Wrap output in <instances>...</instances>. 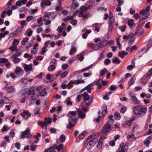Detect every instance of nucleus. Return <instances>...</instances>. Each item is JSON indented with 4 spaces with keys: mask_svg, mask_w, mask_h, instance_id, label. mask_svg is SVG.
Listing matches in <instances>:
<instances>
[{
    "mask_svg": "<svg viewBox=\"0 0 152 152\" xmlns=\"http://www.w3.org/2000/svg\"><path fill=\"white\" fill-rule=\"evenodd\" d=\"M45 88L43 89L40 92V96H44L47 94V92Z\"/></svg>",
    "mask_w": 152,
    "mask_h": 152,
    "instance_id": "e433bc0d",
    "label": "nucleus"
},
{
    "mask_svg": "<svg viewBox=\"0 0 152 152\" xmlns=\"http://www.w3.org/2000/svg\"><path fill=\"white\" fill-rule=\"evenodd\" d=\"M20 114L23 117H24L26 116V117L24 118L26 120H27L31 115V114L28 112V111H25V110H24L23 112L21 113Z\"/></svg>",
    "mask_w": 152,
    "mask_h": 152,
    "instance_id": "1a4fd4ad",
    "label": "nucleus"
},
{
    "mask_svg": "<svg viewBox=\"0 0 152 152\" xmlns=\"http://www.w3.org/2000/svg\"><path fill=\"white\" fill-rule=\"evenodd\" d=\"M19 41L16 39H14L12 43V44L17 46L19 43Z\"/></svg>",
    "mask_w": 152,
    "mask_h": 152,
    "instance_id": "0e129e2a",
    "label": "nucleus"
},
{
    "mask_svg": "<svg viewBox=\"0 0 152 152\" xmlns=\"http://www.w3.org/2000/svg\"><path fill=\"white\" fill-rule=\"evenodd\" d=\"M82 96L83 97V100L84 101L83 105L85 104L86 107L88 106L92 103V99L90 98V96L87 92H84L82 94Z\"/></svg>",
    "mask_w": 152,
    "mask_h": 152,
    "instance_id": "20e7f679",
    "label": "nucleus"
},
{
    "mask_svg": "<svg viewBox=\"0 0 152 152\" xmlns=\"http://www.w3.org/2000/svg\"><path fill=\"white\" fill-rule=\"evenodd\" d=\"M124 143L121 142L120 144V148L116 152H125V151L128 148V147L127 146L126 148H125V147H124Z\"/></svg>",
    "mask_w": 152,
    "mask_h": 152,
    "instance_id": "4468645a",
    "label": "nucleus"
},
{
    "mask_svg": "<svg viewBox=\"0 0 152 152\" xmlns=\"http://www.w3.org/2000/svg\"><path fill=\"white\" fill-rule=\"evenodd\" d=\"M108 72V70L106 68H104L103 69H101L100 71V76H104L105 74Z\"/></svg>",
    "mask_w": 152,
    "mask_h": 152,
    "instance_id": "412c9836",
    "label": "nucleus"
},
{
    "mask_svg": "<svg viewBox=\"0 0 152 152\" xmlns=\"http://www.w3.org/2000/svg\"><path fill=\"white\" fill-rule=\"evenodd\" d=\"M75 44L73 43L71 46V49L70 50L69 53L71 55H73L74 52L76 51V49L75 47Z\"/></svg>",
    "mask_w": 152,
    "mask_h": 152,
    "instance_id": "a211bd4d",
    "label": "nucleus"
},
{
    "mask_svg": "<svg viewBox=\"0 0 152 152\" xmlns=\"http://www.w3.org/2000/svg\"><path fill=\"white\" fill-rule=\"evenodd\" d=\"M68 74V72L67 71H65L61 75V77L62 78H64L67 76Z\"/></svg>",
    "mask_w": 152,
    "mask_h": 152,
    "instance_id": "6e6d98bb",
    "label": "nucleus"
},
{
    "mask_svg": "<svg viewBox=\"0 0 152 152\" xmlns=\"http://www.w3.org/2000/svg\"><path fill=\"white\" fill-rule=\"evenodd\" d=\"M77 58L80 61H82L84 58V57L82 54H79L77 56Z\"/></svg>",
    "mask_w": 152,
    "mask_h": 152,
    "instance_id": "864d4df0",
    "label": "nucleus"
},
{
    "mask_svg": "<svg viewBox=\"0 0 152 152\" xmlns=\"http://www.w3.org/2000/svg\"><path fill=\"white\" fill-rule=\"evenodd\" d=\"M126 110V107L125 106H123L121 108L120 111L122 113H124L125 112Z\"/></svg>",
    "mask_w": 152,
    "mask_h": 152,
    "instance_id": "09e8293b",
    "label": "nucleus"
},
{
    "mask_svg": "<svg viewBox=\"0 0 152 152\" xmlns=\"http://www.w3.org/2000/svg\"><path fill=\"white\" fill-rule=\"evenodd\" d=\"M133 35L132 34H130L127 36H126V35H124L123 36V39H128L130 37H132Z\"/></svg>",
    "mask_w": 152,
    "mask_h": 152,
    "instance_id": "338daca9",
    "label": "nucleus"
},
{
    "mask_svg": "<svg viewBox=\"0 0 152 152\" xmlns=\"http://www.w3.org/2000/svg\"><path fill=\"white\" fill-rule=\"evenodd\" d=\"M148 12L144 10H142L140 11V15H142L144 16H145L147 15H148V16L149 15V14L148 13Z\"/></svg>",
    "mask_w": 152,
    "mask_h": 152,
    "instance_id": "7c9ffc66",
    "label": "nucleus"
},
{
    "mask_svg": "<svg viewBox=\"0 0 152 152\" xmlns=\"http://www.w3.org/2000/svg\"><path fill=\"white\" fill-rule=\"evenodd\" d=\"M53 77H54V75H53L51 76V75L49 74H47L46 75V78L48 80H50L51 79L53 80H54L55 78L53 79Z\"/></svg>",
    "mask_w": 152,
    "mask_h": 152,
    "instance_id": "49530a36",
    "label": "nucleus"
},
{
    "mask_svg": "<svg viewBox=\"0 0 152 152\" xmlns=\"http://www.w3.org/2000/svg\"><path fill=\"white\" fill-rule=\"evenodd\" d=\"M14 71L16 74L18 76H21L23 72V70L18 67L16 68Z\"/></svg>",
    "mask_w": 152,
    "mask_h": 152,
    "instance_id": "9d476101",
    "label": "nucleus"
},
{
    "mask_svg": "<svg viewBox=\"0 0 152 152\" xmlns=\"http://www.w3.org/2000/svg\"><path fill=\"white\" fill-rule=\"evenodd\" d=\"M137 47L135 45H134L132 46L126 48V50L129 52H130L133 50H136Z\"/></svg>",
    "mask_w": 152,
    "mask_h": 152,
    "instance_id": "b1692460",
    "label": "nucleus"
},
{
    "mask_svg": "<svg viewBox=\"0 0 152 152\" xmlns=\"http://www.w3.org/2000/svg\"><path fill=\"white\" fill-rule=\"evenodd\" d=\"M92 7V5L91 4L90 1L85 5L84 6L81 7V9L83 10H86L91 8Z\"/></svg>",
    "mask_w": 152,
    "mask_h": 152,
    "instance_id": "dca6fc26",
    "label": "nucleus"
},
{
    "mask_svg": "<svg viewBox=\"0 0 152 152\" xmlns=\"http://www.w3.org/2000/svg\"><path fill=\"white\" fill-rule=\"evenodd\" d=\"M87 15L86 10L84 9H81L80 7L79 16L80 17H82L83 19H85L86 18Z\"/></svg>",
    "mask_w": 152,
    "mask_h": 152,
    "instance_id": "9b49d317",
    "label": "nucleus"
},
{
    "mask_svg": "<svg viewBox=\"0 0 152 152\" xmlns=\"http://www.w3.org/2000/svg\"><path fill=\"white\" fill-rule=\"evenodd\" d=\"M65 139V136L64 135L62 134L60 137V140L62 142H64Z\"/></svg>",
    "mask_w": 152,
    "mask_h": 152,
    "instance_id": "de8ad7c7",
    "label": "nucleus"
},
{
    "mask_svg": "<svg viewBox=\"0 0 152 152\" xmlns=\"http://www.w3.org/2000/svg\"><path fill=\"white\" fill-rule=\"evenodd\" d=\"M120 115V113L118 112H116L115 113L114 116L115 120H118L120 119L121 117Z\"/></svg>",
    "mask_w": 152,
    "mask_h": 152,
    "instance_id": "a878e982",
    "label": "nucleus"
},
{
    "mask_svg": "<svg viewBox=\"0 0 152 152\" xmlns=\"http://www.w3.org/2000/svg\"><path fill=\"white\" fill-rule=\"evenodd\" d=\"M151 138H148V137L146 138L145 140L144 141V144L146 145L147 147H148L149 146V144L150 143L149 139Z\"/></svg>",
    "mask_w": 152,
    "mask_h": 152,
    "instance_id": "4c0bfd02",
    "label": "nucleus"
},
{
    "mask_svg": "<svg viewBox=\"0 0 152 152\" xmlns=\"http://www.w3.org/2000/svg\"><path fill=\"white\" fill-rule=\"evenodd\" d=\"M7 92L9 93H12L14 92L15 89L13 86L9 87L7 90Z\"/></svg>",
    "mask_w": 152,
    "mask_h": 152,
    "instance_id": "4be33fe9",
    "label": "nucleus"
},
{
    "mask_svg": "<svg viewBox=\"0 0 152 152\" xmlns=\"http://www.w3.org/2000/svg\"><path fill=\"white\" fill-rule=\"evenodd\" d=\"M53 147L55 148V149H56L58 151H60L63 148V144H61L58 146H56V145H55L53 146Z\"/></svg>",
    "mask_w": 152,
    "mask_h": 152,
    "instance_id": "c756f323",
    "label": "nucleus"
},
{
    "mask_svg": "<svg viewBox=\"0 0 152 152\" xmlns=\"http://www.w3.org/2000/svg\"><path fill=\"white\" fill-rule=\"evenodd\" d=\"M103 107L104 109L103 110H102V115L104 116L107 113V107L105 105H104L103 106Z\"/></svg>",
    "mask_w": 152,
    "mask_h": 152,
    "instance_id": "c85d7f7f",
    "label": "nucleus"
},
{
    "mask_svg": "<svg viewBox=\"0 0 152 152\" xmlns=\"http://www.w3.org/2000/svg\"><path fill=\"white\" fill-rule=\"evenodd\" d=\"M27 1H18L16 2V5L19 6H21L22 5L25 4L26 3Z\"/></svg>",
    "mask_w": 152,
    "mask_h": 152,
    "instance_id": "aec40b11",
    "label": "nucleus"
},
{
    "mask_svg": "<svg viewBox=\"0 0 152 152\" xmlns=\"http://www.w3.org/2000/svg\"><path fill=\"white\" fill-rule=\"evenodd\" d=\"M44 152H56L53 146L50 147L49 148L46 149Z\"/></svg>",
    "mask_w": 152,
    "mask_h": 152,
    "instance_id": "5701e85b",
    "label": "nucleus"
},
{
    "mask_svg": "<svg viewBox=\"0 0 152 152\" xmlns=\"http://www.w3.org/2000/svg\"><path fill=\"white\" fill-rule=\"evenodd\" d=\"M42 19V17H40L39 18L37 19V23L39 24H40V25H39L40 26H42L43 23L42 22H41Z\"/></svg>",
    "mask_w": 152,
    "mask_h": 152,
    "instance_id": "bf43d9fd",
    "label": "nucleus"
},
{
    "mask_svg": "<svg viewBox=\"0 0 152 152\" xmlns=\"http://www.w3.org/2000/svg\"><path fill=\"white\" fill-rule=\"evenodd\" d=\"M117 88L116 86L112 85L110 86L109 89L110 91H115L116 90Z\"/></svg>",
    "mask_w": 152,
    "mask_h": 152,
    "instance_id": "13d9d810",
    "label": "nucleus"
},
{
    "mask_svg": "<svg viewBox=\"0 0 152 152\" xmlns=\"http://www.w3.org/2000/svg\"><path fill=\"white\" fill-rule=\"evenodd\" d=\"M152 73V69H150L146 73V77H148L152 75L151 73Z\"/></svg>",
    "mask_w": 152,
    "mask_h": 152,
    "instance_id": "69168bd1",
    "label": "nucleus"
},
{
    "mask_svg": "<svg viewBox=\"0 0 152 152\" xmlns=\"http://www.w3.org/2000/svg\"><path fill=\"white\" fill-rule=\"evenodd\" d=\"M77 113V115H78L77 117L82 119L86 117V115L85 113H83L80 110H78L77 111H75Z\"/></svg>",
    "mask_w": 152,
    "mask_h": 152,
    "instance_id": "f8f14e48",
    "label": "nucleus"
},
{
    "mask_svg": "<svg viewBox=\"0 0 152 152\" xmlns=\"http://www.w3.org/2000/svg\"><path fill=\"white\" fill-rule=\"evenodd\" d=\"M56 66L55 65H50L48 67V70L49 71H52L56 68Z\"/></svg>",
    "mask_w": 152,
    "mask_h": 152,
    "instance_id": "58836bf2",
    "label": "nucleus"
},
{
    "mask_svg": "<svg viewBox=\"0 0 152 152\" xmlns=\"http://www.w3.org/2000/svg\"><path fill=\"white\" fill-rule=\"evenodd\" d=\"M147 107H142L137 106L134 107L133 110L134 114L139 118H141L144 116L147 111Z\"/></svg>",
    "mask_w": 152,
    "mask_h": 152,
    "instance_id": "f257e3e1",
    "label": "nucleus"
},
{
    "mask_svg": "<svg viewBox=\"0 0 152 152\" xmlns=\"http://www.w3.org/2000/svg\"><path fill=\"white\" fill-rule=\"evenodd\" d=\"M48 46H45L43 47L42 49V50L41 52V54L42 55H44L45 53L47 51V50L46 49V48Z\"/></svg>",
    "mask_w": 152,
    "mask_h": 152,
    "instance_id": "72a5a7b5",
    "label": "nucleus"
},
{
    "mask_svg": "<svg viewBox=\"0 0 152 152\" xmlns=\"http://www.w3.org/2000/svg\"><path fill=\"white\" fill-rule=\"evenodd\" d=\"M107 45V41L104 40L97 44L95 46V47L97 48H102L106 46Z\"/></svg>",
    "mask_w": 152,
    "mask_h": 152,
    "instance_id": "ddd939ff",
    "label": "nucleus"
},
{
    "mask_svg": "<svg viewBox=\"0 0 152 152\" xmlns=\"http://www.w3.org/2000/svg\"><path fill=\"white\" fill-rule=\"evenodd\" d=\"M10 129V127H8L7 125L4 126L3 128L1 129V130L4 132V131H7L8 129Z\"/></svg>",
    "mask_w": 152,
    "mask_h": 152,
    "instance_id": "3c124183",
    "label": "nucleus"
},
{
    "mask_svg": "<svg viewBox=\"0 0 152 152\" xmlns=\"http://www.w3.org/2000/svg\"><path fill=\"white\" fill-rule=\"evenodd\" d=\"M28 37H25L24 38L23 40L21 41V43L22 45H24L25 43L28 41Z\"/></svg>",
    "mask_w": 152,
    "mask_h": 152,
    "instance_id": "603ef678",
    "label": "nucleus"
},
{
    "mask_svg": "<svg viewBox=\"0 0 152 152\" xmlns=\"http://www.w3.org/2000/svg\"><path fill=\"white\" fill-rule=\"evenodd\" d=\"M35 90L34 89L32 88H31L29 89L28 92V94L29 95H35Z\"/></svg>",
    "mask_w": 152,
    "mask_h": 152,
    "instance_id": "473e14b6",
    "label": "nucleus"
},
{
    "mask_svg": "<svg viewBox=\"0 0 152 152\" xmlns=\"http://www.w3.org/2000/svg\"><path fill=\"white\" fill-rule=\"evenodd\" d=\"M101 79H100L96 83V84L98 86V87H97V88L98 89H100L102 87L101 84L99 82L100 80H101Z\"/></svg>",
    "mask_w": 152,
    "mask_h": 152,
    "instance_id": "5fc2aeb1",
    "label": "nucleus"
},
{
    "mask_svg": "<svg viewBox=\"0 0 152 152\" xmlns=\"http://www.w3.org/2000/svg\"><path fill=\"white\" fill-rule=\"evenodd\" d=\"M113 62L114 63L119 64L120 63V61L119 58L117 57H115L112 59Z\"/></svg>",
    "mask_w": 152,
    "mask_h": 152,
    "instance_id": "a19ab883",
    "label": "nucleus"
},
{
    "mask_svg": "<svg viewBox=\"0 0 152 152\" xmlns=\"http://www.w3.org/2000/svg\"><path fill=\"white\" fill-rule=\"evenodd\" d=\"M111 62L109 58L106 59L104 61V64L106 65H108Z\"/></svg>",
    "mask_w": 152,
    "mask_h": 152,
    "instance_id": "052dcab7",
    "label": "nucleus"
},
{
    "mask_svg": "<svg viewBox=\"0 0 152 152\" xmlns=\"http://www.w3.org/2000/svg\"><path fill=\"white\" fill-rule=\"evenodd\" d=\"M50 13L51 15L50 18L52 19V20H54L55 18V17L56 16V15H55L54 12H50Z\"/></svg>",
    "mask_w": 152,
    "mask_h": 152,
    "instance_id": "680f3d73",
    "label": "nucleus"
},
{
    "mask_svg": "<svg viewBox=\"0 0 152 152\" xmlns=\"http://www.w3.org/2000/svg\"><path fill=\"white\" fill-rule=\"evenodd\" d=\"M51 17V15L50 13V12H46L45 15H44L43 17V20L45 21L47 20L46 17L49 18H50Z\"/></svg>",
    "mask_w": 152,
    "mask_h": 152,
    "instance_id": "cd10ccee",
    "label": "nucleus"
},
{
    "mask_svg": "<svg viewBox=\"0 0 152 152\" xmlns=\"http://www.w3.org/2000/svg\"><path fill=\"white\" fill-rule=\"evenodd\" d=\"M8 60L6 58H0V63H5L7 62Z\"/></svg>",
    "mask_w": 152,
    "mask_h": 152,
    "instance_id": "a18cd8bd",
    "label": "nucleus"
},
{
    "mask_svg": "<svg viewBox=\"0 0 152 152\" xmlns=\"http://www.w3.org/2000/svg\"><path fill=\"white\" fill-rule=\"evenodd\" d=\"M134 21L132 19H131L128 20L127 22L128 25L130 26L131 27Z\"/></svg>",
    "mask_w": 152,
    "mask_h": 152,
    "instance_id": "e2e57ef3",
    "label": "nucleus"
},
{
    "mask_svg": "<svg viewBox=\"0 0 152 152\" xmlns=\"http://www.w3.org/2000/svg\"><path fill=\"white\" fill-rule=\"evenodd\" d=\"M61 2L60 1H59L58 2V6H57L56 7L55 9L56 11H59L61 9Z\"/></svg>",
    "mask_w": 152,
    "mask_h": 152,
    "instance_id": "37998d69",
    "label": "nucleus"
},
{
    "mask_svg": "<svg viewBox=\"0 0 152 152\" xmlns=\"http://www.w3.org/2000/svg\"><path fill=\"white\" fill-rule=\"evenodd\" d=\"M69 113L71 115L69 119V125L67 126V127L71 128L74 126V123L77 120L76 115L77 113L75 111H70Z\"/></svg>",
    "mask_w": 152,
    "mask_h": 152,
    "instance_id": "7ed1b4c3",
    "label": "nucleus"
},
{
    "mask_svg": "<svg viewBox=\"0 0 152 152\" xmlns=\"http://www.w3.org/2000/svg\"><path fill=\"white\" fill-rule=\"evenodd\" d=\"M113 121L110 120L104 126L102 131L104 133L109 132L113 128Z\"/></svg>",
    "mask_w": 152,
    "mask_h": 152,
    "instance_id": "39448f33",
    "label": "nucleus"
},
{
    "mask_svg": "<svg viewBox=\"0 0 152 152\" xmlns=\"http://www.w3.org/2000/svg\"><path fill=\"white\" fill-rule=\"evenodd\" d=\"M21 137L22 138L26 137L27 138H29L31 137V135L29 132V129L27 128L26 130L22 133Z\"/></svg>",
    "mask_w": 152,
    "mask_h": 152,
    "instance_id": "0eeeda50",
    "label": "nucleus"
},
{
    "mask_svg": "<svg viewBox=\"0 0 152 152\" xmlns=\"http://www.w3.org/2000/svg\"><path fill=\"white\" fill-rule=\"evenodd\" d=\"M127 54V53L125 51H122L121 52L119 53L118 56L121 57L122 58H124L125 56Z\"/></svg>",
    "mask_w": 152,
    "mask_h": 152,
    "instance_id": "393cba45",
    "label": "nucleus"
},
{
    "mask_svg": "<svg viewBox=\"0 0 152 152\" xmlns=\"http://www.w3.org/2000/svg\"><path fill=\"white\" fill-rule=\"evenodd\" d=\"M114 17L113 16L109 18V31L111 32L113 29V28L114 25L115 23L114 22Z\"/></svg>",
    "mask_w": 152,
    "mask_h": 152,
    "instance_id": "423d86ee",
    "label": "nucleus"
},
{
    "mask_svg": "<svg viewBox=\"0 0 152 152\" xmlns=\"http://www.w3.org/2000/svg\"><path fill=\"white\" fill-rule=\"evenodd\" d=\"M86 134V132H82L80 134L79 136V138L80 139H83L85 137V135Z\"/></svg>",
    "mask_w": 152,
    "mask_h": 152,
    "instance_id": "ea45409f",
    "label": "nucleus"
},
{
    "mask_svg": "<svg viewBox=\"0 0 152 152\" xmlns=\"http://www.w3.org/2000/svg\"><path fill=\"white\" fill-rule=\"evenodd\" d=\"M79 4L78 3L74 2L72 3V5L71 6L70 9L72 10H75L79 7Z\"/></svg>",
    "mask_w": 152,
    "mask_h": 152,
    "instance_id": "6ab92c4d",
    "label": "nucleus"
},
{
    "mask_svg": "<svg viewBox=\"0 0 152 152\" xmlns=\"http://www.w3.org/2000/svg\"><path fill=\"white\" fill-rule=\"evenodd\" d=\"M93 66V65L92 64H91L90 66H88V67L81 69L80 71V72H83L86 71H87L89 69H90Z\"/></svg>",
    "mask_w": 152,
    "mask_h": 152,
    "instance_id": "2f4dec72",
    "label": "nucleus"
},
{
    "mask_svg": "<svg viewBox=\"0 0 152 152\" xmlns=\"http://www.w3.org/2000/svg\"><path fill=\"white\" fill-rule=\"evenodd\" d=\"M12 58L13 59V61L15 63H18L20 61V59L17 58V57H15V55L12 56Z\"/></svg>",
    "mask_w": 152,
    "mask_h": 152,
    "instance_id": "f704fd0d",
    "label": "nucleus"
},
{
    "mask_svg": "<svg viewBox=\"0 0 152 152\" xmlns=\"http://www.w3.org/2000/svg\"><path fill=\"white\" fill-rule=\"evenodd\" d=\"M45 123L47 125L50 124L51 120L50 118H47L46 117L45 118Z\"/></svg>",
    "mask_w": 152,
    "mask_h": 152,
    "instance_id": "79ce46f5",
    "label": "nucleus"
},
{
    "mask_svg": "<svg viewBox=\"0 0 152 152\" xmlns=\"http://www.w3.org/2000/svg\"><path fill=\"white\" fill-rule=\"evenodd\" d=\"M9 49L11 50L12 52L17 51L18 50L17 47L15 45H12L9 48Z\"/></svg>",
    "mask_w": 152,
    "mask_h": 152,
    "instance_id": "bb28decb",
    "label": "nucleus"
},
{
    "mask_svg": "<svg viewBox=\"0 0 152 152\" xmlns=\"http://www.w3.org/2000/svg\"><path fill=\"white\" fill-rule=\"evenodd\" d=\"M98 143L97 145V147L99 149H100L101 147V146L102 145V141L101 139L98 141Z\"/></svg>",
    "mask_w": 152,
    "mask_h": 152,
    "instance_id": "8fccbe9b",
    "label": "nucleus"
},
{
    "mask_svg": "<svg viewBox=\"0 0 152 152\" xmlns=\"http://www.w3.org/2000/svg\"><path fill=\"white\" fill-rule=\"evenodd\" d=\"M37 50L38 49L35 47H34L32 50L31 51V53L32 54L35 55L36 54Z\"/></svg>",
    "mask_w": 152,
    "mask_h": 152,
    "instance_id": "c9c22d12",
    "label": "nucleus"
},
{
    "mask_svg": "<svg viewBox=\"0 0 152 152\" xmlns=\"http://www.w3.org/2000/svg\"><path fill=\"white\" fill-rule=\"evenodd\" d=\"M134 121V119H132L130 120L127 121H126V124L128 125L129 126H130L131 125V123Z\"/></svg>",
    "mask_w": 152,
    "mask_h": 152,
    "instance_id": "4d7b16f0",
    "label": "nucleus"
},
{
    "mask_svg": "<svg viewBox=\"0 0 152 152\" xmlns=\"http://www.w3.org/2000/svg\"><path fill=\"white\" fill-rule=\"evenodd\" d=\"M23 66L24 67V70L26 72L30 71L32 70V66L31 64L26 65L24 64Z\"/></svg>",
    "mask_w": 152,
    "mask_h": 152,
    "instance_id": "f3484780",
    "label": "nucleus"
},
{
    "mask_svg": "<svg viewBox=\"0 0 152 152\" xmlns=\"http://www.w3.org/2000/svg\"><path fill=\"white\" fill-rule=\"evenodd\" d=\"M86 107V105L85 104H83L82 109L85 112H86L88 111V110L86 108V107Z\"/></svg>",
    "mask_w": 152,
    "mask_h": 152,
    "instance_id": "774afa93",
    "label": "nucleus"
},
{
    "mask_svg": "<svg viewBox=\"0 0 152 152\" xmlns=\"http://www.w3.org/2000/svg\"><path fill=\"white\" fill-rule=\"evenodd\" d=\"M129 94L130 97L134 104H137L140 103L139 101L137 99L136 96L134 95L133 93L130 92Z\"/></svg>",
    "mask_w": 152,
    "mask_h": 152,
    "instance_id": "6e6552de",
    "label": "nucleus"
},
{
    "mask_svg": "<svg viewBox=\"0 0 152 152\" xmlns=\"http://www.w3.org/2000/svg\"><path fill=\"white\" fill-rule=\"evenodd\" d=\"M51 4L50 1H42L41 3V7L43 8H45V6H50Z\"/></svg>",
    "mask_w": 152,
    "mask_h": 152,
    "instance_id": "2eb2a0df",
    "label": "nucleus"
},
{
    "mask_svg": "<svg viewBox=\"0 0 152 152\" xmlns=\"http://www.w3.org/2000/svg\"><path fill=\"white\" fill-rule=\"evenodd\" d=\"M98 141V139L96 137L95 134L90 135L86 141L87 143L86 148L88 149H89L92 147Z\"/></svg>",
    "mask_w": 152,
    "mask_h": 152,
    "instance_id": "f03ea898",
    "label": "nucleus"
},
{
    "mask_svg": "<svg viewBox=\"0 0 152 152\" xmlns=\"http://www.w3.org/2000/svg\"><path fill=\"white\" fill-rule=\"evenodd\" d=\"M75 84H77L78 83H84L85 81L83 80H76L74 81Z\"/></svg>",
    "mask_w": 152,
    "mask_h": 152,
    "instance_id": "c03bdc74",
    "label": "nucleus"
}]
</instances>
